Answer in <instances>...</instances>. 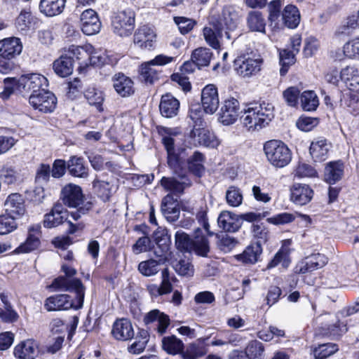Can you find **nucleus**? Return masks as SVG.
Here are the masks:
<instances>
[{"label":"nucleus","instance_id":"obj_1","mask_svg":"<svg viewBox=\"0 0 359 359\" xmlns=\"http://www.w3.org/2000/svg\"><path fill=\"white\" fill-rule=\"evenodd\" d=\"M238 21L239 18L237 13L232 8H225L223 10L222 18L212 25V27L203 29L205 41L213 48H219L218 39L222 36L223 32L226 37L231 39L232 36L230 32L236 29Z\"/></svg>","mask_w":359,"mask_h":359},{"label":"nucleus","instance_id":"obj_2","mask_svg":"<svg viewBox=\"0 0 359 359\" xmlns=\"http://www.w3.org/2000/svg\"><path fill=\"white\" fill-rule=\"evenodd\" d=\"M241 119L249 130H258L268 125L273 117V107L265 103H250L241 111Z\"/></svg>","mask_w":359,"mask_h":359},{"label":"nucleus","instance_id":"obj_3","mask_svg":"<svg viewBox=\"0 0 359 359\" xmlns=\"http://www.w3.org/2000/svg\"><path fill=\"white\" fill-rule=\"evenodd\" d=\"M264 151L269 162L276 168H283L292 160V152L282 141L271 140L264 145Z\"/></svg>","mask_w":359,"mask_h":359},{"label":"nucleus","instance_id":"obj_4","mask_svg":"<svg viewBox=\"0 0 359 359\" xmlns=\"http://www.w3.org/2000/svg\"><path fill=\"white\" fill-rule=\"evenodd\" d=\"M54 290L74 292L76 297V309L82 308L85 296V287L78 278L60 276L53 280L50 286Z\"/></svg>","mask_w":359,"mask_h":359},{"label":"nucleus","instance_id":"obj_5","mask_svg":"<svg viewBox=\"0 0 359 359\" xmlns=\"http://www.w3.org/2000/svg\"><path fill=\"white\" fill-rule=\"evenodd\" d=\"M135 13L130 8L115 12L111 18L114 32L120 36L130 35L135 28Z\"/></svg>","mask_w":359,"mask_h":359},{"label":"nucleus","instance_id":"obj_6","mask_svg":"<svg viewBox=\"0 0 359 359\" xmlns=\"http://www.w3.org/2000/svg\"><path fill=\"white\" fill-rule=\"evenodd\" d=\"M48 85V79L39 74L22 75L17 82V89L23 95L37 93Z\"/></svg>","mask_w":359,"mask_h":359},{"label":"nucleus","instance_id":"obj_7","mask_svg":"<svg viewBox=\"0 0 359 359\" xmlns=\"http://www.w3.org/2000/svg\"><path fill=\"white\" fill-rule=\"evenodd\" d=\"M263 60L260 55H243L234 60V69L241 76L249 77L261 70Z\"/></svg>","mask_w":359,"mask_h":359},{"label":"nucleus","instance_id":"obj_8","mask_svg":"<svg viewBox=\"0 0 359 359\" xmlns=\"http://www.w3.org/2000/svg\"><path fill=\"white\" fill-rule=\"evenodd\" d=\"M29 102L34 109L50 113L55 109L57 98L51 92L41 89L39 93L29 95Z\"/></svg>","mask_w":359,"mask_h":359},{"label":"nucleus","instance_id":"obj_9","mask_svg":"<svg viewBox=\"0 0 359 359\" xmlns=\"http://www.w3.org/2000/svg\"><path fill=\"white\" fill-rule=\"evenodd\" d=\"M239 102L235 98L226 100L219 113V121L224 126L234 123L240 115Z\"/></svg>","mask_w":359,"mask_h":359},{"label":"nucleus","instance_id":"obj_10","mask_svg":"<svg viewBox=\"0 0 359 359\" xmlns=\"http://www.w3.org/2000/svg\"><path fill=\"white\" fill-rule=\"evenodd\" d=\"M41 226L34 224L28 228V234L24 243L15 249V253H29L37 250L41 245Z\"/></svg>","mask_w":359,"mask_h":359},{"label":"nucleus","instance_id":"obj_11","mask_svg":"<svg viewBox=\"0 0 359 359\" xmlns=\"http://www.w3.org/2000/svg\"><path fill=\"white\" fill-rule=\"evenodd\" d=\"M201 104L206 114H213L219 107V100L217 87L213 84L205 86L201 92Z\"/></svg>","mask_w":359,"mask_h":359},{"label":"nucleus","instance_id":"obj_12","mask_svg":"<svg viewBox=\"0 0 359 359\" xmlns=\"http://www.w3.org/2000/svg\"><path fill=\"white\" fill-rule=\"evenodd\" d=\"M189 137L194 140L196 146L217 148L221 143L213 133L204 128L194 127L190 132Z\"/></svg>","mask_w":359,"mask_h":359},{"label":"nucleus","instance_id":"obj_13","mask_svg":"<svg viewBox=\"0 0 359 359\" xmlns=\"http://www.w3.org/2000/svg\"><path fill=\"white\" fill-rule=\"evenodd\" d=\"M82 32L86 35L97 34L101 29V22L97 13L90 8L83 11L80 18Z\"/></svg>","mask_w":359,"mask_h":359},{"label":"nucleus","instance_id":"obj_14","mask_svg":"<svg viewBox=\"0 0 359 359\" xmlns=\"http://www.w3.org/2000/svg\"><path fill=\"white\" fill-rule=\"evenodd\" d=\"M5 214L15 219L21 217L25 212V207L22 196L18 193L10 194L4 204Z\"/></svg>","mask_w":359,"mask_h":359},{"label":"nucleus","instance_id":"obj_15","mask_svg":"<svg viewBox=\"0 0 359 359\" xmlns=\"http://www.w3.org/2000/svg\"><path fill=\"white\" fill-rule=\"evenodd\" d=\"M76 297L73 301L68 294H55L47 298L44 307L48 311L67 310L71 308L76 309Z\"/></svg>","mask_w":359,"mask_h":359},{"label":"nucleus","instance_id":"obj_16","mask_svg":"<svg viewBox=\"0 0 359 359\" xmlns=\"http://www.w3.org/2000/svg\"><path fill=\"white\" fill-rule=\"evenodd\" d=\"M63 203L69 208H78L83 203V195L81 188L74 184L65 186L61 191Z\"/></svg>","mask_w":359,"mask_h":359},{"label":"nucleus","instance_id":"obj_17","mask_svg":"<svg viewBox=\"0 0 359 359\" xmlns=\"http://www.w3.org/2000/svg\"><path fill=\"white\" fill-rule=\"evenodd\" d=\"M68 211L60 203H55L51 209V211L45 215L43 219V226L46 228H53L62 224L68 219Z\"/></svg>","mask_w":359,"mask_h":359},{"label":"nucleus","instance_id":"obj_18","mask_svg":"<svg viewBox=\"0 0 359 359\" xmlns=\"http://www.w3.org/2000/svg\"><path fill=\"white\" fill-rule=\"evenodd\" d=\"M327 258L322 254L317 253L311 255L296 266V272L306 273L323 268L327 264Z\"/></svg>","mask_w":359,"mask_h":359},{"label":"nucleus","instance_id":"obj_19","mask_svg":"<svg viewBox=\"0 0 359 359\" xmlns=\"http://www.w3.org/2000/svg\"><path fill=\"white\" fill-rule=\"evenodd\" d=\"M0 56L13 59L19 55L22 50V43L20 38L12 36L0 41Z\"/></svg>","mask_w":359,"mask_h":359},{"label":"nucleus","instance_id":"obj_20","mask_svg":"<svg viewBox=\"0 0 359 359\" xmlns=\"http://www.w3.org/2000/svg\"><path fill=\"white\" fill-rule=\"evenodd\" d=\"M156 37L154 31L149 27L144 25L135 32L134 43L142 49L150 50L154 46Z\"/></svg>","mask_w":359,"mask_h":359},{"label":"nucleus","instance_id":"obj_21","mask_svg":"<svg viewBox=\"0 0 359 359\" xmlns=\"http://www.w3.org/2000/svg\"><path fill=\"white\" fill-rule=\"evenodd\" d=\"M313 196V191L305 184L294 183L290 188V200L299 205L309 203Z\"/></svg>","mask_w":359,"mask_h":359},{"label":"nucleus","instance_id":"obj_22","mask_svg":"<svg viewBox=\"0 0 359 359\" xmlns=\"http://www.w3.org/2000/svg\"><path fill=\"white\" fill-rule=\"evenodd\" d=\"M144 322L146 325L156 323L154 329L159 335H163L170 325V320L168 315L159 310L154 309L145 315Z\"/></svg>","mask_w":359,"mask_h":359},{"label":"nucleus","instance_id":"obj_23","mask_svg":"<svg viewBox=\"0 0 359 359\" xmlns=\"http://www.w3.org/2000/svg\"><path fill=\"white\" fill-rule=\"evenodd\" d=\"M144 322L146 325L156 323L154 329L159 335H163L170 325V320L168 315L159 310L154 309L145 315Z\"/></svg>","mask_w":359,"mask_h":359},{"label":"nucleus","instance_id":"obj_24","mask_svg":"<svg viewBox=\"0 0 359 359\" xmlns=\"http://www.w3.org/2000/svg\"><path fill=\"white\" fill-rule=\"evenodd\" d=\"M160 184L166 191L175 196L182 194L184 189L191 185L190 181L184 177H181L180 180L175 177H163Z\"/></svg>","mask_w":359,"mask_h":359},{"label":"nucleus","instance_id":"obj_25","mask_svg":"<svg viewBox=\"0 0 359 359\" xmlns=\"http://www.w3.org/2000/svg\"><path fill=\"white\" fill-rule=\"evenodd\" d=\"M113 87L121 97H128L135 92L134 83L132 79L122 73L115 74L112 78Z\"/></svg>","mask_w":359,"mask_h":359},{"label":"nucleus","instance_id":"obj_26","mask_svg":"<svg viewBox=\"0 0 359 359\" xmlns=\"http://www.w3.org/2000/svg\"><path fill=\"white\" fill-rule=\"evenodd\" d=\"M219 226L225 231L236 232L242 225L241 218L229 211H223L217 219Z\"/></svg>","mask_w":359,"mask_h":359},{"label":"nucleus","instance_id":"obj_27","mask_svg":"<svg viewBox=\"0 0 359 359\" xmlns=\"http://www.w3.org/2000/svg\"><path fill=\"white\" fill-rule=\"evenodd\" d=\"M111 333L118 340L126 341L134 336V331L130 320L122 318L116 320L114 325Z\"/></svg>","mask_w":359,"mask_h":359},{"label":"nucleus","instance_id":"obj_28","mask_svg":"<svg viewBox=\"0 0 359 359\" xmlns=\"http://www.w3.org/2000/svg\"><path fill=\"white\" fill-rule=\"evenodd\" d=\"M340 79L348 90L359 91V68L347 66L340 72Z\"/></svg>","mask_w":359,"mask_h":359},{"label":"nucleus","instance_id":"obj_29","mask_svg":"<svg viewBox=\"0 0 359 359\" xmlns=\"http://www.w3.org/2000/svg\"><path fill=\"white\" fill-rule=\"evenodd\" d=\"M180 108V102L170 94L161 97L159 109L163 116L172 118L177 114Z\"/></svg>","mask_w":359,"mask_h":359},{"label":"nucleus","instance_id":"obj_30","mask_svg":"<svg viewBox=\"0 0 359 359\" xmlns=\"http://www.w3.org/2000/svg\"><path fill=\"white\" fill-rule=\"evenodd\" d=\"M262 252V244L256 242L248 245L241 254L236 255V258L245 264H253L258 262Z\"/></svg>","mask_w":359,"mask_h":359},{"label":"nucleus","instance_id":"obj_31","mask_svg":"<svg viewBox=\"0 0 359 359\" xmlns=\"http://www.w3.org/2000/svg\"><path fill=\"white\" fill-rule=\"evenodd\" d=\"M344 165L342 161H332L325 168V180L329 184H334L342 178Z\"/></svg>","mask_w":359,"mask_h":359},{"label":"nucleus","instance_id":"obj_32","mask_svg":"<svg viewBox=\"0 0 359 359\" xmlns=\"http://www.w3.org/2000/svg\"><path fill=\"white\" fill-rule=\"evenodd\" d=\"M330 147L326 140H316L311 142L310 154L315 161H323L327 159Z\"/></svg>","mask_w":359,"mask_h":359},{"label":"nucleus","instance_id":"obj_33","mask_svg":"<svg viewBox=\"0 0 359 359\" xmlns=\"http://www.w3.org/2000/svg\"><path fill=\"white\" fill-rule=\"evenodd\" d=\"M38 349L36 341L27 339L18 344L14 348V355L18 359L32 358Z\"/></svg>","mask_w":359,"mask_h":359},{"label":"nucleus","instance_id":"obj_34","mask_svg":"<svg viewBox=\"0 0 359 359\" xmlns=\"http://www.w3.org/2000/svg\"><path fill=\"white\" fill-rule=\"evenodd\" d=\"M55 73L60 77H66L73 72V60L67 54H62L53 64Z\"/></svg>","mask_w":359,"mask_h":359},{"label":"nucleus","instance_id":"obj_35","mask_svg":"<svg viewBox=\"0 0 359 359\" xmlns=\"http://www.w3.org/2000/svg\"><path fill=\"white\" fill-rule=\"evenodd\" d=\"M65 3L66 0H41L39 9L46 16H55L63 11Z\"/></svg>","mask_w":359,"mask_h":359},{"label":"nucleus","instance_id":"obj_36","mask_svg":"<svg viewBox=\"0 0 359 359\" xmlns=\"http://www.w3.org/2000/svg\"><path fill=\"white\" fill-rule=\"evenodd\" d=\"M205 339H199L198 343H193L187 346L184 351H182V359H197L205 355L208 349L203 344Z\"/></svg>","mask_w":359,"mask_h":359},{"label":"nucleus","instance_id":"obj_37","mask_svg":"<svg viewBox=\"0 0 359 359\" xmlns=\"http://www.w3.org/2000/svg\"><path fill=\"white\" fill-rule=\"evenodd\" d=\"M282 19L288 28H296L300 22V13L297 6L289 4L282 13Z\"/></svg>","mask_w":359,"mask_h":359},{"label":"nucleus","instance_id":"obj_38","mask_svg":"<svg viewBox=\"0 0 359 359\" xmlns=\"http://www.w3.org/2000/svg\"><path fill=\"white\" fill-rule=\"evenodd\" d=\"M67 169L69 173L77 177H86L88 176V168L84 165L83 158L72 156L67 162Z\"/></svg>","mask_w":359,"mask_h":359},{"label":"nucleus","instance_id":"obj_39","mask_svg":"<svg viewBox=\"0 0 359 359\" xmlns=\"http://www.w3.org/2000/svg\"><path fill=\"white\" fill-rule=\"evenodd\" d=\"M212 57V52L207 48H198L191 54V60L196 66L201 68L209 65Z\"/></svg>","mask_w":359,"mask_h":359},{"label":"nucleus","instance_id":"obj_40","mask_svg":"<svg viewBox=\"0 0 359 359\" xmlns=\"http://www.w3.org/2000/svg\"><path fill=\"white\" fill-rule=\"evenodd\" d=\"M175 245L181 252H191L193 239L189 235L182 230H178L175 234Z\"/></svg>","mask_w":359,"mask_h":359},{"label":"nucleus","instance_id":"obj_41","mask_svg":"<svg viewBox=\"0 0 359 359\" xmlns=\"http://www.w3.org/2000/svg\"><path fill=\"white\" fill-rule=\"evenodd\" d=\"M162 347L169 354L176 355L182 353L184 344L182 340L172 335L162 339Z\"/></svg>","mask_w":359,"mask_h":359},{"label":"nucleus","instance_id":"obj_42","mask_svg":"<svg viewBox=\"0 0 359 359\" xmlns=\"http://www.w3.org/2000/svg\"><path fill=\"white\" fill-rule=\"evenodd\" d=\"M158 133L162 137V142L167 151V153L175 151V142L173 137L179 134L177 128L161 127Z\"/></svg>","mask_w":359,"mask_h":359},{"label":"nucleus","instance_id":"obj_43","mask_svg":"<svg viewBox=\"0 0 359 359\" xmlns=\"http://www.w3.org/2000/svg\"><path fill=\"white\" fill-rule=\"evenodd\" d=\"M247 23L249 29L253 32H265V20L259 11H250L247 18Z\"/></svg>","mask_w":359,"mask_h":359},{"label":"nucleus","instance_id":"obj_44","mask_svg":"<svg viewBox=\"0 0 359 359\" xmlns=\"http://www.w3.org/2000/svg\"><path fill=\"white\" fill-rule=\"evenodd\" d=\"M300 100L303 109L308 111L316 110L319 104L318 96L313 90L304 91L300 95Z\"/></svg>","mask_w":359,"mask_h":359},{"label":"nucleus","instance_id":"obj_45","mask_svg":"<svg viewBox=\"0 0 359 359\" xmlns=\"http://www.w3.org/2000/svg\"><path fill=\"white\" fill-rule=\"evenodd\" d=\"M204 160L205 157L202 153L195 151L188 160V168L189 170L194 175L201 176L205 169L203 166Z\"/></svg>","mask_w":359,"mask_h":359},{"label":"nucleus","instance_id":"obj_46","mask_svg":"<svg viewBox=\"0 0 359 359\" xmlns=\"http://www.w3.org/2000/svg\"><path fill=\"white\" fill-rule=\"evenodd\" d=\"M280 65L281 66L280 74L285 76L289 67L295 63V53L287 49L281 50L279 53Z\"/></svg>","mask_w":359,"mask_h":359},{"label":"nucleus","instance_id":"obj_47","mask_svg":"<svg viewBox=\"0 0 359 359\" xmlns=\"http://www.w3.org/2000/svg\"><path fill=\"white\" fill-rule=\"evenodd\" d=\"M154 65L150 63V61L141 65L140 67V73L142 79L147 83H154L158 79V71L153 67Z\"/></svg>","mask_w":359,"mask_h":359},{"label":"nucleus","instance_id":"obj_48","mask_svg":"<svg viewBox=\"0 0 359 359\" xmlns=\"http://www.w3.org/2000/svg\"><path fill=\"white\" fill-rule=\"evenodd\" d=\"M191 252L201 257H207L210 251L208 239L204 236H196L193 239Z\"/></svg>","mask_w":359,"mask_h":359},{"label":"nucleus","instance_id":"obj_49","mask_svg":"<svg viewBox=\"0 0 359 359\" xmlns=\"http://www.w3.org/2000/svg\"><path fill=\"white\" fill-rule=\"evenodd\" d=\"M161 263L163 262L154 259L142 261L138 265V271L144 276H154L158 272Z\"/></svg>","mask_w":359,"mask_h":359},{"label":"nucleus","instance_id":"obj_50","mask_svg":"<svg viewBox=\"0 0 359 359\" xmlns=\"http://www.w3.org/2000/svg\"><path fill=\"white\" fill-rule=\"evenodd\" d=\"M149 341V335L147 331L141 330L139 335L135 338V341L128 348L130 353L139 354L142 353Z\"/></svg>","mask_w":359,"mask_h":359},{"label":"nucleus","instance_id":"obj_51","mask_svg":"<svg viewBox=\"0 0 359 359\" xmlns=\"http://www.w3.org/2000/svg\"><path fill=\"white\" fill-rule=\"evenodd\" d=\"M32 23V15L29 10H22L15 20V27L21 33L29 29Z\"/></svg>","mask_w":359,"mask_h":359},{"label":"nucleus","instance_id":"obj_52","mask_svg":"<svg viewBox=\"0 0 359 359\" xmlns=\"http://www.w3.org/2000/svg\"><path fill=\"white\" fill-rule=\"evenodd\" d=\"M342 101L350 111L359 113V90H348L344 95Z\"/></svg>","mask_w":359,"mask_h":359},{"label":"nucleus","instance_id":"obj_53","mask_svg":"<svg viewBox=\"0 0 359 359\" xmlns=\"http://www.w3.org/2000/svg\"><path fill=\"white\" fill-rule=\"evenodd\" d=\"M93 187L97 189V194L104 202L109 200L112 194V185L109 182L95 180Z\"/></svg>","mask_w":359,"mask_h":359},{"label":"nucleus","instance_id":"obj_54","mask_svg":"<svg viewBox=\"0 0 359 359\" xmlns=\"http://www.w3.org/2000/svg\"><path fill=\"white\" fill-rule=\"evenodd\" d=\"M338 350L337 345L332 343L323 344L313 351L314 359H325L334 354Z\"/></svg>","mask_w":359,"mask_h":359},{"label":"nucleus","instance_id":"obj_55","mask_svg":"<svg viewBox=\"0 0 359 359\" xmlns=\"http://www.w3.org/2000/svg\"><path fill=\"white\" fill-rule=\"evenodd\" d=\"M85 97L90 105H94L99 111H102L104 101L103 93L95 88H89L85 93Z\"/></svg>","mask_w":359,"mask_h":359},{"label":"nucleus","instance_id":"obj_56","mask_svg":"<svg viewBox=\"0 0 359 359\" xmlns=\"http://www.w3.org/2000/svg\"><path fill=\"white\" fill-rule=\"evenodd\" d=\"M17 227L15 219L5 213L0 215V235L8 234L15 230Z\"/></svg>","mask_w":359,"mask_h":359},{"label":"nucleus","instance_id":"obj_57","mask_svg":"<svg viewBox=\"0 0 359 359\" xmlns=\"http://www.w3.org/2000/svg\"><path fill=\"white\" fill-rule=\"evenodd\" d=\"M226 203L232 207H238L243 201L241 190L234 186L230 187L226 192Z\"/></svg>","mask_w":359,"mask_h":359},{"label":"nucleus","instance_id":"obj_58","mask_svg":"<svg viewBox=\"0 0 359 359\" xmlns=\"http://www.w3.org/2000/svg\"><path fill=\"white\" fill-rule=\"evenodd\" d=\"M290 262V260L289 259V255L287 252L280 249L276 253L273 258L269 262L267 268H273L279 264H281L283 268H287L289 266Z\"/></svg>","mask_w":359,"mask_h":359},{"label":"nucleus","instance_id":"obj_59","mask_svg":"<svg viewBox=\"0 0 359 359\" xmlns=\"http://www.w3.org/2000/svg\"><path fill=\"white\" fill-rule=\"evenodd\" d=\"M249 359H262L264 355V347L260 341H252L246 348Z\"/></svg>","mask_w":359,"mask_h":359},{"label":"nucleus","instance_id":"obj_60","mask_svg":"<svg viewBox=\"0 0 359 359\" xmlns=\"http://www.w3.org/2000/svg\"><path fill=\"white\" fill-rule=\"evenodd\" d=\"M344 55L348 58L359 57V37H355L343 46Z\"/></svg>","mask_w":359,"mask_h":359},{"label":"nucleus","instance_id":"obj_61","mask_svg":"<svg viewBox=\"0 0 359 359\" xmlns=\"http://www.w3.org/2000/svg\"><path fill=\"white\" fill-rule=\"evenodd\" d=\"M173 20L182 34L189 33L196 25L195 20L185 17L177 16Z\"/></svg>","mask_w":359,"mask_h":359},{"label":"nucleus","instance_id":"obj_62","mask_svg":"<svg viewBox=\"0 0 359 359\" xmlns=\"http://www.w3.org/2000/svg\"><path fill=\"white\" fill-rule=\"evenodd\" d=\"M152 243L149 237L142 236L137 239L135 243L132 246L133 252L136 254H140L151 250Z\"/></svg>","mask_w":359,"mask_h":359},{"label":"nucleus","instance_id":"obj_63","mask_svg":"<svg viewBox=\"0 0 359 359\" xmlns=\"http://www.w3.org/2000/svg\"><path fill=\"white\" fill-rule=\"evenodd\" d=\"M294 176L303 178V177H313L316 176V170L310 165L304 163H299L294 172Z\"/></svg>","mask_w":359,"mask_h":359},{"label":"nucleus","instance_id":"obj_64","mask_svg":"<svg viewBox=\"0 0 359 359\" xmlns=\"http://www.w3.org/2000/svg\"><path fill=\"white\" fill-rule=\"evenodd\" d=\"M318 124V120L316 118L301 116L297 121V127L304 132L311 131Z\"/></svg>","mask_w":359,"mask_h":359}]
</instances>
